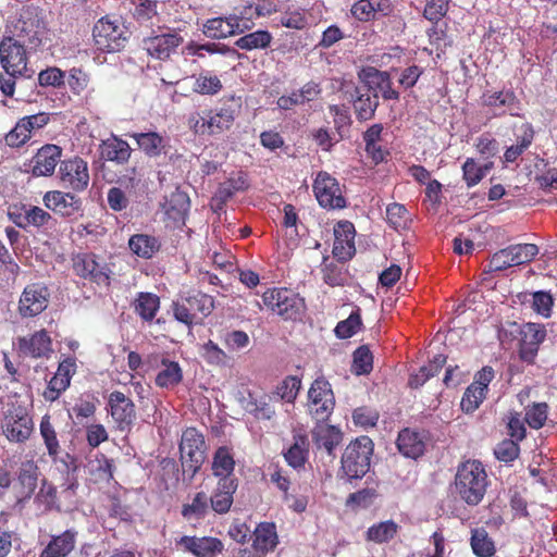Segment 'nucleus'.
Listing matches in <instances>:
<instances>
[{
	"label": "nucleus",
	"instance_id": "nucleus-9",
	"mask_svg": "<svg viewBox=\"0 0 557 557\" xmlns=\"http://www.w3.org/2000/svg\"><path fill=\"white\" fill-rule=\"evenodd\" d=\"M264 306L284 320H297L301 315L304 301L287 288H269L262 294Z\"/></svg>",
	"mask_w": 557,
	"mask_h": 557
},
{
	"label": "nucleus",
	"instance_id": "nucleus-21",
	"mask_svg": "<svg viewBox=\"0 0 557 557\" xmlns=\"http://www.w3.org/2000/svg\"><path fill=\"white\" fill-rule=\"evenodd\" d=\"M17 351L22 357L34 359L48 357L52 351V342L46 330H40L30 336L17 338Z\"/></svg>",
	"mask_w": 557,
	"mask_h": 557
},
{
	"label": "nucleus",
	"instance_id": "nucleus-20",
	"mask_svg": "<svg viewBox=\"0 0 557 557\" xmlns=\"http://www.w3.org/2000/svg\"><path fill=\"white\" fill-rule=\"evenodd\" d=\"M184 38L176 32L151 36L144 39V49L158 60H166L183 44Z\"/></svg>",
	"mask_w": 557,
	"mask_h": 557
},
{
	"label": "nucleus",
	"instance_id": "nucleus-59",
	"mask_svg": "<svg viewBox=\"0 0 557 557\" xmlns=\"http://www.w3.org/2000/svg\"><path fill=\"white\" fill-rule=\"evenodd\" d=\"M188 50L191 54H195L199 58L203 57L202 51H206L210 54L219 53L222 55H232L236 57L237 51L234 48H231L227 45L224 44H216V42H207V44H190L188 46Z\"/></svg>",
	"mask_w": 557,
	"mask_h": 557
},
{
	"label": "nucleus",
	"instance_id": "nucleus-34",
	"mask_svg": "<svg viewBox=\"0 0 557 557\" xmlns=\"http://www.w3.org/2000/svg\"><path fill=\"white\" fill-rule=\"evenodd\" d=\"M396 445L403 456L412 459L422 456L425 449L421 435L410 429H404L399 432Z\"/></svg>",
	"mask_w": 557,
	"mask_h": 557
},
{
	"label": "nucleus",
	"instance_id": "nucleus-47",
	"mask_svg": "<svg viewBox=\"0 0 557 557\" xmlns=\"http://www.w3.org/2000/svg\"><path fill=\"white\" fill-rule=\"evenodd\" d=\"M360 79L363 84L361 88L371 95H377L382 89L383 85L391 77L387 72H382L375 67H367L359 74Z\"/></svg>",
	"mask_w": 557,
	"mask_h": 557
},
{
	"label": "nucleus",
	"instance_id": "nucleus-56",
	"mask_svg": "<svg viewBox=\"0 0 557 557\" xmlns=\"http://www.w3.org/2000/svg\"><path fill=\"white\" fill-rule=\"evenodd\" d=\"M57 487L47 479H42L39 491L35 495V503L41 507L44 511H49L57 505Z\"/></svg>",
	"mask_w": 557,
	"mask_h": 557
},
{
	"label": "nucleus",
	"instance_id": "nucleus-50",
	"mask_svg": "<svg viewBox=\"0 0 557 557\" xmlns=\"http://www.w3.org/2000/svg\"><path fill=\"white\" fill-rule=\"evenodd\" d=\"M272 35L268 30H256L239 37L235 46L243 50L264 49L270 46Z\"/></svg>",
	"mask_w": 557,
	"mask_h": 557
},
{
	"label": "nucleus",
	"instance_id": "nucleus-46",
	"mask_svg": "<svg viewBox=\"0 0 557 557\" xmlns=\"http://www.w3.org/2000/svg\"><path fill=\"white\" fill-rule=\"evenodd\" d=\"M470 544L478 557H492L496 552L495 544L484 528L472 530Z\"/></svg>",
	"mask_w": 557,
	"mask_h": 557
},
{
	"label": "nucleus",
	"instance_id": "nucleus-5",
	"mask_svg": "<svg viewBox=\"0 0 557 557\" xmlns=\"http://www.w3.org/2000/svg\"><path fill=\"white\" fill-rule=\"evenodd\" d=\"M213 308V297L201 292H193L188 296L181 297L177 301L173 302L175 319L187 326L200 323L212 312Z\"/></svg>",
	"mask_w": 557,
	"mask_h": 557
},
{
	"label": "nucleus",
	"instance_id": "nucleus-23",
	"mask_svg": "<svg viewBox=\"0 0 557 557\" xmlns=\"http://www.w3.org/2000/svg\"><path fill=\"white\" fill-rule=\"evenodd\" d=\"M44 205L47 209L62 216H72L82 209V200L71 193L50 190L44 195Z\"/></svg>",
	"mask_w": 557,
	"mask_h": 557
},
{
	"label": "nucleus",
	"instance_id": "nucleus-30",
	"mask_svg": "<svg viewBox=\"0 0 557 557\" xmlns=\"http://www.w3.org/2000/svg\"><path fill=\"white\" fill-rule=\"evenodd\" d=\"M202 33L211 39H223L242 33L238 17L231 15L227 17H212L206 21L202 26Z\"/></svg>",
	"mask_w": 557,
	"mask_h": 557
},
{
	"label": "nucleus",
	"instance_id": "nucleus-57",
	"mask_svg": "<svg viewBox=\"0 0 557 557\" xmlns=\"http://www.w3.org/2000/svg\"><path fill=\"white\" fill-rule=\"evenodd\" d=\"M386 221L396 231L405 230L408 227L409 212L404 205L393 202L386 208Z\"/></svg>",
	"mask_w": 557,
	"mask_h": 557
},
{
	"label": "nucleus",
	"instance_id": "nucleus-60",
	"mask_svg": "<svg viewBox=\"0 0 557 557\" xmlns=\"http://www.w3.org/2000/svg\"><path fill=\"white\" fill-rule=\"evenodd\" d=\"M519 442L511 438L503 440L494 448V455L496 459L505 463H509L516 460L519 457Z\"/></svg>",
	"mask_w": 557,
	"mask_h": 557
},
{
	"label": "nucleus",
	"instance_id": "nucleus-7",
	"mask_svg": "<svg viewBox=\"0 0 557 557\" xmlns=\"http://www.w3.org/2000/svg\"><path fill=\"white\" fill-rule=\"evenodd\" d=\"M16 35L30 48H38L47 35L48 27L39 8L28 5L23 8L14 25Z\"/></svg>",
	"mask_w": 557,
	"mask_h": 557
},
{
	"label": "nucleus",
	"instance_id": "nucleus-10",
	"mask_svg": "<svg viewBox=\"0 0 557 557\" xmlns=\"http://www.w3.org/2000/svg\"><path fill=\"white\" fill-rule=\"evenodd\" d=\"M2 432L9 442L25 443L34 432V421L27 409L21 405L7 410L2 421Z\"/></svg>",
	"mask_w": 557,
	"mask_h": 557
},
{
	"label": "nucleus",
	"instance_id": "nucleus-48",
	"mask_svg": "<svg viewBox=\"0 0 557 557\" xmlns=\"http://www.w3.org/2000/svg\"><path fill=\"white\" fill-rule=\"evenodd\" d=\"M210 499L205 492H198L191 499V503L184 504L182 516L187 519H203L209 511Z\"/></svg>",
	"mask_w": 557,
	"mask_h": 557
},
{
	"label": "nucleus",
	"instance_id": "nucleus-8",
	"mask_svg": "<svg viewBox=\"0 0 557 557\" xmlns=\"http://www.w3.org/2000/svg\"><path fill=\"white\" fill-rule=\"evenodd\" d=\"M92 40L97 50L110 53L123 49L127 37L119 22L106 15L95 23L92 27Z\"/></svg>",
	"mask_w": 557,
	"mask_h": 557
},
{
	"label": "nucleus",
	"instance_id": "nucleus-41",
	"mask_svg": "<svg viewBox=\"0 0 557 557\" xmlns=\"http://www.w3.org/2000/svg\"><path fill=\"white\" fill-rule=\"evenodd\" d=\"M131 251L139 258L150 259L160 250L159 239L148 234L132 235L128 240Z\"/></svg>",
	"mask_w": 557,
	"mask_h": 557
},
{
	"label": "nucleus",
	"instance_id": "nucleus-33",
	"mask_svg": "<svg viewBox=\"0 0 557 557\" xmlns=\"http://www.w3.org/2000/svg\"><path fill=\"white\" fill-rule=\"evenodd\" d=\"M235 459L232 449L227 446H220L213 454L211 470L219 480H238L234 475Z\"/></svg>",
	"mask_w": 557,
	"mask_h": 557
},
{
	"label": "nucleus",
	"instance_id": "nucleus-45",
	"mask_svg": "<svg viewBox=\"0 0 557 557\" xmlns=\"http://www.w3.org/2000/svg\"><path fill=\"white\" fill-rule=\"evenodd\" d=\"M309 441L305 434L294 435V444L284 454L285 460L293 468L302 467L308 458Z\"/></svg>",
	"mask_w": 557,
	"mask_h": 557
},
{
	"label": "nucleus",
	"instance_id": "nucleus-35",
	"mask_svg": "<svg viewBox=\"0 0 557 557\" xmlns=\"http://www.w3.org/2000/svg\"><path fill=\"white\" fill-rule=\"evenodd\" d=\"M39 467L34 460H26L21 463L17 473V482L21 487V495L24 499H29L38 485Z\"/></svg>",
	"mask_w": 557,
	"mask_h": 557
},
{
	"label": "nucleus",
	"instance_id": "nucleus-40",
	"mask_svg": "<svg viewBox=\"0 0 557 557\" xmlns=\"http://www.w3.org/2000/svg\"><path fill=\"white\" fill-rule=\"evenodd\" d=\"M379 107L377 95H371L363 88H356V98L354 99V109L358 121H368L374 116Z\"/></svg>",
	"mask_w": 557,
	"mask_h": 557
},
{
	"label": "nucleus",
	"instance_id": "nucleus-29",
	"mask_svg": "<svg viewBox=\"0 0 557 557\" xmlns=\"http://www.w3.org/2000/svg\"><path fill=\"white\" fill-rule=\"evenodd\" d=\"M190 208V200L185 191L176 188L165 198L163 210L168 220L172 221L175 227L185 224L188 211Z\"/></svg>",
	"mask_w": 557,
	"mask_h": 557
},
{
	"label": "nucleus",
	"instance_id": "nucleus-38",
	"mask_svg": "<svg viewBox=\"0 0 557 557\" xmlns=\"http://www.w3.org/2000/svg\"><path fill=\"white\" fill-rule=\"evenodd\" d=\"M312 437L318 448H323L331 455L341 444L343 433L334 425H319L312 432Z\"/></svg>",
	"mask_w": 557,
	"mask_h": 557
},
{
	"label": "nucleus",
	"instance_id": "nucleus-37",
	"mask_svg": "<svg viewBox=\"0 0 557 557\" xmlns=\"http://www.w3.org/2000/svg\"><path fill=\"white\" fill-rule=\"evenodd\" d=\"M278 543L276 527L273 522H261L253 532L252 547L256 552L265 554L273 550Z\"/></svg>",
	"mask_w": 557,
	"mask_h": 557
},
{
	"label": "nucleus",
	"instance_id": "nucleus-4",
	"mask_svg": "<svg viewBox=\"0 0 557 557\" xmlns=\"http://www.w3.org/2000/svg\"><path fill=\"white\" fill-rule=\"evenodd\" d=\"M373 442L368 436H360L352 441L342 456V470L349 479H361L370 469Z\"/></svg>",
	"mask_w": 557,
	"mask_h": 557
},
{
	"label": "nucleus",
	"instance_id": "nucleus-2",
	"mask_svg": "<svg viewBox=\"0 0 557 557\" xmlns=\"http://www.w3.org/2000/svg\"><path fill=\"white\" fill-rule=\"evenodd\" d=\"M455 491L459 498L469 506L479 505L488 486V476L484 465L475 459H468L457 467Z\"/></svg>",
	"mask_w": 557,
	"mask_h": 557
},
{
	"label": "nucleus",
	"instance_id": "nucleus-61",
	"mask_svg": "<svg viewBox=\"0 0 557 557\" xmlns=\"http://www.w3.org/2000/svg\"><path fill=\"white\" fill-rule=\"evenodd\" d=\"M25 209L26 228L29 226L40 228L49 226L54 222L52 215L40 207L27 205Z\"/></svg>",
	"mask_w": 557,
	"mask_h": 557
},
{
	"label": "nucleus",
	"instance_id": "nucleus-11",
	"mask_svg": "<svg viewBox=\"0 0 557 557\" xmlns=\"http://www.w3.org/2000/svg\"><path fill=\"white\" fill-rule=\"evenodd\" d=\"M28 57L24 45L13 37H3L0 41V64L12 77L24 76L27 71Z\"/></svg>",
	"mask_w": 557,
	"mask_h": 557
},
{
	"label": "nucleus",
	"instance_id": "nucleus-6",
	"mask_svg": "<svg viewBox=\"0 0 557 557\" xmlns=\"http://www.w3.org/2000/svg\"><path fill=\"white\" fill-rule=\"evenodd\" d=\"M335 408V395L331 383L323 376L317 377L308 391L307 411L318 423L325 422Z\"/></svg>",
	"mask_w": 557,
	"mask_h": 557
},
{
	"label": "nucleus",
	"instance_id": "nucleus-49",
	"mask_svg": "<svg viewBox=\"0 0 557 557\" xmlns=\"http://www.w3.org/2000/svg\"><path fill=\"white\" fill-rule=\"evenodd\" d=\"M39 430L48 455L55 459L59 456L61 448L57 437L55 429L51 423V417L49 414H45L41 418Z\"/></svg>",
	"mask_w": 557,
	"mask_h": 557
},
{
	"label": "nucleus",
	"instance_id": "nucleus-27",
	"mask_svg": "<svg viewBox=\"0 0 557 557\" xmlns=\"http://www.w3.org/2000/svg\"><path fill=\"white\" fill-rule=\"evenodd\" d=\"M546 331L536 323H528L521 329L519 354L524 361H531L537 354L540 344L545 339Z\"/></svg>",
	"mask_w": 557,
	"mask_h": 557
},
{
	"label": "nucleus",
	"instance_id": "nucleus-39",
	"mask_svg": "<svg viewBox=\"0 0 557 557\" xmlns=\"http://www.w3.org/2000/svg\"><path fill=\"white\" fill-rule=\"evenodd\" d=\"M249 187L247 175L238 172L221 183L215 191L214 199L220 203L227 202L236 193L245 191Z\"/></svg>",
	"mask_w": 557,
	"mask_h": 557
},
{
	"label": "nucleus",
	"instance_id": "nucleus-51",
	"mask_svg": "<svg viewBox=\"0 0 557 557\" xmlns=\"http://www.w3.org/2000/svg\"><path fill=\"white\" fill-rule=\"evenodd\" d=\"M280 24L286 28L304 29L308 25L306 11L296 5H288L281 14Z\"/></svg>",
	"mask_w": 557,
	"mask_h": 557
},
{
	"label": "nucleus",
	"instance_id": "nucleus-31",
	"mask_svg": "<svg viewBox=\"0 0 557 557\" xmlns=\"http://www.w3.org/2000/svg\"><path fill=\"white\" fill-rule=\"evenodd\" d=\"M240 404L243 409L257 420H272L276 414L273 399L269 395L257 398L248 393L247 397L240 399Z\"/></svg>",
	"mask_w": 557,
	"mask_h": 557
},
{
	"label": "nucleus",
	"instance_id": "nucleus-43",
	"mask_svg": "<svg viewBox=\"0 0 557 557\" xmlns=\"http://www.w3.org/2000/svg\"><path fill=\"white\" fill-rule=\"evenodd\" d=\"M160 309V297L153 293L140 292L134 300V311L146 322H151Z\"/></svg>",
	"mask_w": 557,
	"mask_h": 557
},
{
	"label": "nucleus",
	"instance_id": "nucleus-14",
	"mask_svg": "<svg viewBox=\"0 0 557 557\" xmlns=\"http://www.w3.org/2000/svg\"><path fill=\"white\" fill-rule=\"evenodd\" d=\"M481 104L491 109L494 116H521V101L512 89L486 90L481 96Z\"/></svg>",
	"mask_w": 557,
	"mask_h": 557
},
{
	"label": "nucleus",
	"instance_id": "nucleus-44",
	"mask_svg": "<svg viewBox=\"0 0 557 557\" xmlns=\"http://www.w3.org/2000/svg\"><path fill=\"white\" fill-rule=\"evenodd\" d=\"M399 525L394 520L381 521L371 525L366 532L369 542L383 544L392 541L398 533Z\"/></svg>",
	"mask_w": 557,
	"mask_h": 557
},
{
	"label": "nucleus",
	"instance_id": "nucleus-32",
	"mask_svg": "<svg viewBox=\"0 0 557 557\" xmlns=\"http://www.w3.org/2000/svg\"><path fill=\"white\" fill-rule=\"evenodd\" d=\"M100 154L107 161L125 164L131 158L132 148L126 140L112 135L110 138L102 140Z\"/></svg>",
	"mask_w": 557,
	"mask_h": 557
},
{
	"label": "nucleus",
	"instance_id": "nucleus-1",
	"mask_svg": "<svg viewBox=\"0 0 557 557\" xmlns=\"http://www.w3.org/2000/svg\"><path fill=\"white\" fill-rule=\"evenodd\" d=\"M240 109V97H224L216 110L205 109L191 113L188 116V126L198 136L220 135L233 126Z\"/></svg>",
	"mask_w": 557,
	"mask_h": 557
},
{
	"label": "nucleus",
	"instance_id": "nucleus-22",
	"mask_svg": "<svg viewBox=\"0 0 557 557\" xmlns=\"http://www.w3.org/2000/svg\"><path fill=\"white\" fill-rule=\"evenodd\" d=\"M177 545L195 557H215L224 549L222 541L213 536L197 537L184 535L177 541Z\"/></svg>",
	"mask_w": 557,
	"mask_h": 557
},
{
	"label": "nucleus",
	"instance_id": "nucleus-16",
	"mask_svg": "<svg viewBox=\"0 0 557 557\" xmlns=\"http://www.w3.org/2000/svg\"><path fill=\"white\" fill-rule=\"evenodd\" d=\"M108 411L121 431H129L136 420V407L134 401L120 391H113L108 398Z\"/></svg>",
	"mask_w": 557,
	"mask_h": 557
},
{
	"label": "nucleus",
	"instance_id": "nucleus-52",
	"mask_svg": "<svg viewBox=\"0 0 557 557\" xmlns=\"http://www.w3.org/2000/svg\"><path fill=\"white\" fill-rule=\"evenodd\" d=\"M300 387L301 380L296 375H288L277 384L273 395L285 403L293 404L298 396Z\"/></svg>",
	"mask_w": 557,
	"mask_h": 557
},
{
	"label": "nucleus",
	"instance_id": "nucleus-53",
	"mask_svg": "<svg viewBox=\"0 0 557 557\" xmlns=\"http://www.w3.org/2000/svg\"><path fill=\"white\" fill-rule=\"evenodd\" d=\"M223 88L221 79L216 75L200 73L195 77L193 90L199 95L213 96Z\"/></svg>",
	"mask_w": 557,
	"mask_h": 557
},
{
	"label": "nucleus",
	"instance_id": "nucleus-24",
	"mask_svg": "<svg viewBox=\"0 0 557 557\" xmlns=\"http://www.w3.org/2000/svg\"><path fill=\"white\" fill-rule=\"evenodd\" d=\"M127 136L134 139L138 149L150 159L165 154L168 151L169 138L158 132H133Z\"/></svg>",
	"mask_w": 557,
	"mask_h": 557
},
{
	"label": "nucleus",
	"instance_id": "nucleus-15",
	"mask_svg": "<svg viewBox=\"0 0 557 557\" xmlns=\"http://www.w3.org/2000/svg\"><path fill=\"white\" fill-rule=\"evenodd\" d=\"M73 269L76 275L98 285L110 284V270L104 262H99L92 252L78 253L73 258Z\"/></svg>",
	"mask_w": 557,
	"mask_h": 557
},
{
	"label": "nucleus",
	"instance_id": "nucleus-13",
	"mask_svg": "<svg viewBox=\"0 0 557 557\" xmlns=\"http://www.w3.org/2000/svg\"><path fill=\"white\" fill-rule=\"evenodd\" d=\"M50 292L44 283H32L23 289L17 312L22 318H34L44 312L49 305Z\"/></svg>",
	"mask_w": 557,
	"mask_h": 557
},
{
	"label": "nucleus",
	"instance_id": "nucleus-64",
	"mask_svg": "<svg viewBox=\"0 0 557 557\" xmlns=\"http://www.w3.org/2000/svg\"><path fill=\"white\" fill-rule=\"evenodd\" d=\"M548 406L546 403L533 404L527 409L524 420L532 429H541L547 420Z\"/></svg>",
	"mask_w": 557,
	"mask_h": 557
},
{
	"label": "nucleus",
	"instance_id": "nucleus-18",
	"mask_svg": "<svg viewBox=\"0 0 557 557\" xmlns=\"http://www.w3.org/2000/svg\"><path fill=\"white\" fill-rule=\"evenodd\" d=\"M76 363L73 359L67 358L58 366L55 374L49 380L47 387L42 392L46 401L53 403L71 384L72 375L75 373Z\"/></svg>",
	"mask_w": 557,
	"mask_h": 557
},
{
	"label": "nucleus",
	"instance_id": "nucleus-12",
	"mask_svg": "<svg viewBox=\"0 0 557 557\" xmlns=\"http://www.w3.org/2000/svg\"><path fill=\"white\" fill-rule=\"evenodd\" d=\"M312 187L314 196L322 208L329 210L346 208V198L343 195L339 183L327 172H319Z\"/></svg>",
	"mask_w": 557,
	"mask_h": 557
},
{
	"label": "nucleus",
	"instance_id": "nucleus-58",
	"mask_svg": "<svg viewBox=\"0 0 557 557\" xmlns=\"http://www.w3.org/2000/svg\"><path fill=\"white\" fill-rule=\"evenodd\" d=\"M361 325L362 321L358 309L357 311H352L346 320L338 322L334 332L338 338L346 339L355 335L360 330Z\"/></svg>",
	"mask_w": 557,
	"mask_h": 557
},
{
	"label": "nucleus",
	"instance_id": "nucleus-17",
	"mask_svg": "<svg viewBox=\"0 0 557 557\" xmlns=\"http://www.w3.org/2000/svg\"><path fill=\"white\" fill-rule=\"evenodd\" d=\"M59 175L62 185L74 191H83L89 183L88 164L79 157L61 161Z\"/></svg>",
	"mask_w": 557,
	"mask_h": 557
},
{
	"label": "nucleus",
	"instance_id": "nucleus-19",
	"mask_svg": "<svg viewBox=\"0 0 557 557\" xmlns=\"http://www.w3.org/2000/svg\"><path fill=\"white\" fill-rule=\"evenodd\" d=\"M355 225L350 221H339L334 226L333 255L339 261H347L356 252Z\"/></svg>",
	"mask_w": 557,
	"mask_h": 557
},
{
	"label": "nucleus",
	"instance_id": "nucleus-26",
	"mask_svg": "<svg viewBox=\"0 0 557 557\" xmlns=\"http://www.w3.org/2000/svg\"><path fill=\"white\" fill-rule=\"evenodd\" d=\"M394 10L391 0H358L351 9V15L360 22H369L388 16Z\"/></svg>",
	"mask_w": 557,
	"mask_h": 557
},
{
	"label": "nucleus",
	"instance_id": "nucleus-63",
	"mask_svg": "<svg viewBox=\"0 0 557 557\" xmlns=\"http://www.w3.org/2000/svg\"><path fill=\"white\" fill-rule=\"evenodd\" d=\"M38 83L41 87L61 88L65 84V73L57 66L47 67L38 74Z\"/></svg>",
	"mask_w": 557,
	"mask_h": 557
},
{
	"label": "nucleus",
	"instance_id": "nucleus-25",
	"mask_svg": "<svg viewBox=\"0 0 557 557\" xmlns=\"http://www.w3.org/2000/svg\"><path fill=\"white\" fill-rule=\"evenodd\" d=\"M62 148L47 144L42 146L32 160V173L35 176H50L53 174L57 164L61 163Z\"/></svg>",
	"mask_w": 557,
	"mask_h": 557
},
{
	"label": "nucleus",
	"instance_id": "nucleus-62",
	"mask_svg": "<svg viewBox=\"0 0 557 557\" xmlns=\"http://www.w3.org/2000/svg\"><path fill=\"white\" fill-rule=\"evenodd\" d=\"M509 252L512 256L513 264L520 265L531 262L539 253V248L535 244H517L509 246Z\"/></svg>",
	"mask_w": 557,
	"mask_h": 557
},
{
	"label": "nucleus",
	"instance_id": "nucleus-36",
	"mask_svg": "<svg viewBox=\"0 0 557 557\" xmlns=\"http://www.w3.org/2000/svg\"><path fill=\"white\" fill-rule=\"evenodd\" d=\"M76 533L66 530L62 534L52 536L39 557H66L75 547Z\"/></svg>",
	"mask_w": 557,
	"mask_h": 557
},
{
	"label": "nucleus",
	"instance_id": "nucleus-28",
	"mask_svg": "<svg viewBox=\"0 0 557 557\" xmlns=\"http://www.w3.org/2000/svg\"><path fill=\"white\" fill-rule=\"evenodd\" d=\"M238 487V480L222 479L216 483L210 499L211 509L218 515H225L234 503V494Z\"/></svg>",
	"mask_w": 557,
	"mask_h": 557
},
{
	"label": "nucleus",
	"instance_id": "nucleus-54",
	"mask_svg": "<svg viewBox=\"0 0 557 557\" xmlns=\"http://www.w3.org/2000/svg\"><path fill=\"white\" fill-rule=\"evenodd\" d=\"M373 369V355L368 346H359L352 355L351 370L357 375L369 374Z\"/></svg>",
	"mask_w": 557,
	"mask_h": 557
},
{
	"label": "nucleus",
	"instance_id": "nucleus-3",
	"mask_svg": "<svg viewBox=\"0 0 557 557\" xmlns=\"http://www.w3.org/2000/svg\"><path fill=\"white\" fill-rule=\"evenodd\" d=\"M178 450L183 472L193 480L206 458L207 445L202 432L195 426L183 430Z\"/></svg>",
	"mask_w": 557,
	"mask_h": 557
},
{
	"label": "nucleus",
	"instance_id": "nucleus-42",
	"mask_svg": "<svg viewBox=\"0 0 557 557\" xmlns=\"http://www.w3.org/2000/svg\"><path fill=\"white\" fill-rule=\"evenodd\" d=\"M183 380V371L178 362L162 358L161 370L156 376V385L161 388H172Z\"/></svg>",
	"mask_w": 557,
	"mask_h": 557
},
{
	"label": "nucleus",
	"instance_id": "nucleus-55",
	"mask_svg": "<svg viewBox=\"0 0 557 557\" xmlns=\"http://www.w3.org/2000/svg\"><path fill=\"white\" fill-rule=\"evenodd\" d=\"M486 397V393L482 387L472 383L466 388L460 401L461 410L466 413L474 412Z\"/></svg>",
	"mask_w": 557,
	"mask_h": 557
}]
</instances>
